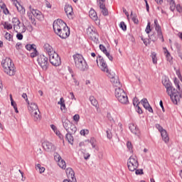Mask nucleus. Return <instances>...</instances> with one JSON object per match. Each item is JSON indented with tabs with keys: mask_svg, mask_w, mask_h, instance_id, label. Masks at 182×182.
<instances>
[{
	"mask_svg": "<svg viewBox=\"0 0 182 182\" xmlns=\"http://www.w3.org/2000/svg\"><path fill=\"white\" fill-rule=\"evenodd\" d=\"M53 28L55 35L59 36L61 39H67L70 35V28L68 24L62 19L55 20L53 23Z\"/></svg>",
	"mask_w": 182,
	"mask_h": 182,
	"instance_id": "f257e3e1",
	"label": "nucleus"
},
{
	"mask_svg": "<svg viewBox=\"0 0 182 182\" xmlns=\"http://www.w3.org/2000/svg\"><path fill=\"white\" fill-rule=\"evenodd\" d=\"M162 84L166 87V93L168 96H170V98L173 103L174 105H177L181 99V92H177V90L173 87L171 82H170V80H168V79L167 78L162 80Z\"/></svg>",
	"mask_w": 182,
	"mask_h": 182,
	"instance_id": "f03ea898",
	"label": "nucleus"
},
{
	"mask_svg": "<svg viewBox=\"0 0 182 182\" xmlns=\"http://www.w3.org/2000/svg\"><path fill=\"white\" fill-rule=\"evenodd\" d=\"M74 59V63L76 69L80 72H86L89 69V65L87 63L83 58V55L80 54H75L73 55Z\"/></svg>",
	"mask_w": 182,
	"mask_h": 182,
	"instance_id": "7ed1b4c3",
	"label": "nucleus"
},
{
	"mask_svg": "<svg viewBox=\"0 0 182 182\" xmlns=\"http://www.w3.org/2000/svg\"><path fill=\"white\" fill-rule=\"evenodd\" d=\"M1 66L4 69V72L9 76H15L16 70L15 69V64L10 58H6L1 62Z\"/></svg>",
	"mask_w": 182,
	"mask_h": 182,
	"instance_id": "20e7f679",
	"label": "nucleus"
},
{
	"mask_svg": "<svg viewBox=\"0 0 182 182\" xmlns=\"http://www.w3.org/2000/svg\"><path fill=\"white\" fill-rule=\"evenodd\" d=\"M26 103L28 104V109L31 114L34 122H39L41 120V112L38 104L35 102H30L29 100L26 99Z\"/></svg>",
	"mask_w": 182,
	"mask_h": 182,
	"instance_id": "39448f33",
	"label": "nucleus"
},
{
	"mask_svg": "<svg viewBox=\"0 0 182 182\" xmlns=\"http://www.w3.org/2000/svg\"><path fill=\"white\" fill-rule=\"evenodd\" d=\"M127 167L129 171H135L136 176H140L143 174V169H137L139 167V161L137 160V156H131L127 161Z\"/></svg>",
	"mask_w": 182,
	"mask_h": 182,
	"instance_id": "423d86ee",
	"label": "nucleus"
},
{
	"mask_svg": "<svg viewBox=\"0 0 182 182\" xmlns=\"http://www.w3.org/2000/svg\"><path fill=\"white\" fill-rule=\"evenodd\" d=\"M114 95L119 103L122 105H129V97L123 88L115 89Z\"/></svg>",
	"mask_w": 182,
	"mask_h": 182,
	"instance_id": "0eeeda50",
	"label": "nucleus"
},
{
	"mask_svg": "<svg viewBox=\"0 0 182 182\" xmlns=\"http://www.w3.org/2000/svg\"><path fill=\"white\" fill-rule=\"evenodd\" d=\"M97 65H99L100 63V68L102 72H105L108 77H109L110 79H113V74H112V73H110V70H109L107 63H106V60H105V59L102 56L98 55V57L97 58Z\"/></svg>",
	"mask_w": 182,
	"mask_h": 182,
	"instance_id": "6e6552de",
	"label": "nucleus"
},
{
	"mask_svg": "<svg viewBox=\"0 0 182 182\" xmlns=\"http://www.w3.org/2000/svg\"><path fill=\"white\" fill-rule=\"evenodd\" d=\"M11 22L13 23L14 31H16V33H18V32H21V33H25V32H26L25 25L21 24V21H19V18H18V17H14L11 20Z\"/></svg>",
	"mask_w": 182,
	"mask_h": 182,
	"instance_id": "1a4fd4ad",
	"label": "nucleus"
},
{
	"mask_svg": "<svg viewBox=\"0 0 182 182\" xmlns=\"http://www.w3.org/2000/svg\"><path fill=\"white\" fill-rule=\"evenodd\" d=\"M63 126L65 130L70 134H75L77 131V128L75 124L70 122L68 119H62Z\"/></svg>",
	"mask_w": 182,
	"mask_h": 182,
	"instance_id": "9d476101",
	"label": "nucleus"
},
{
	"mask_svg": "<svg viewBox=\"0 0 182 182\" xmlns=\"http://www.w3.org/2000/svg\"><path fill=\"white\" fill-rule=\"evenodd\" d=\"M37 62L43 70H48V68H49V58L48 57L45 55H40L38 57Z\"/></svg>",
	"mask_w": 182,
	"mask_h": 182,
	"instance_id": "9b49d317",
	"label": "nucleus"
},
{
	"mask_svg": "<svg viewBox=\"0 0 182 182\" xmlns=\"http://www.w3.org/2000/svg\"><path fill=\"white\" fill-rule=\"evenodd\" d=\"M49 61L53 66H60L62 65V60L60 59V56L57 53H54L49 56Z\"/></svg>",
	"mask_w": 182,
	"mask_h": 182,
	"instance_id": "f8f14e48",
	"label": "nucleus"
},
{
	"mask_svg": "<svg viewBox=\"0 0 182 182\" xmlns=\"http://www.w3.org/2000/svg\"><path fill=\"white\" fill-rule=\"evenodd\" d=\"M67 177L68 179H64L63 182H76V178L75 177V171L71 168H68L65 170Z\"/></svg>",
	"mask_w": 182,
	"mask_h": 182,
	"instance_id": "ddd939ff",
	"label": "nucleus"
},
{
	"mask_svg": "<svg viewBox=\"0 0 182 182\" xmlns=\"http://www.w3.org/2000/svg\"><path fill=\"white\" fill-rule=\"evenodd\" d=\"M154 26L155 31L157 33L158 38L161 41V42H164V37L163 36V31H161V26L159 24V20H154Z\"/></svg>",
	"mask_w": 182,
	"mask_h": 182,
	"instance_id": "4468645a",
	"label": "nucleus"
},
{
	"mask_svg": "<svg viewBox=\"0 0 182 182\" xmlns=\"http://www.w3.org/2000/svg\"><path fill=\"white\" fill-rule=\"evenodd\" d=\"M129 129L130 132L137 137H140V136H141V132L136 124H129Z\"/></svg>",
	"mask_w": 182,
	"mask_h": 182,
	"instance_id": "2eb2a0df",
	"label": "nucleus"
},
{
	"mask_svg": "<svg viewBox=\"0 0 182 182\" xmlns=\"http://www.w3.org/2000/svg\"><path fill=\"white\" fill-rule=\"evenodd\" d=\"M64 9L68 18L73 19L75 18V13H73V8L72 6L65 5Z\"/></svg>",
	"mask_w": 182,
	"mask_h": 182,
	"instance_id": "dca6fc26",
	"label": "nucleus"
},
{
	"mask_svg": "<svg viewBox=\"0 0 182 182\" xmlns=\"http://www.w3.org/2000/svg\"><path fill=\"white\" fill-rule=\"evenodd\" d=\"M43 51L48 55V56H50L51 55L54 54L55 53H56V51H55V50L53 49V47H52V46H50L49 43H45L43 45Z\"/></svg>",
	"mask_w": 182,
	"mask_h": 182,
	"instance_id": "f3484780",
	"label": "nucleus"
},
{
	"mask_svg": "<svg viewBox=\"0 0 182 182\" xmlns=\"http://www.w3.org/2000/svg\"><path fill=\"white\" fill-rule=\"evenodd\" d=\"M43 147L46 151H53V150H55V145L48 141L43 143Z\"/></svg>",
	"mask_w": 182,
	"mask_h": 182,
	"instance_id": "a211bd4d",
	"label": "nucleus"
},
{
	"mask_svg": "<svg viewBox=\"0 0 182 182\" xmlns=\"http://www.w3.org/2000/svg\"><path fill=\"white\" fill-rule=\"evenodd\" d=\"M31 15H33L34 18H36L38 21H43V14H42V12H41V11L38 9L33 10Z\"/></svg>",
	"mask_w": 182,
	"mask_h": 182,
	"instance_id": "6ab92c4d",
	"label": "nucleus"
},
{
	"mask_svg": "<svg viewBox=\"0 0 182 182\" xmlns=\"http://www.w3.org/2000/svg\"><path fill=\"white\" fill-rule=\"evenodd\" d=\"M0 8L2 9L4 15H11V12H9V10L6 7V4L2 1H0Z\"/></svg>",
	"mask_w": 182,
	"mask_h": 182,
	"instance_id": "aec40b11",
	"label": "nucleus"
},
{
	"mask_svg": "<svg viewBox=\"0 0 182 182\" xmlns=\"http://www.w3.org/2000/svg\"><path fill=\"white\" fill-rule=\"evenodd\" d=\"M112 85L115 89H123V86L122 85V83H120V80H114V77L112 78Z\"/></svg>",
	"mask_w": 182,
	"mask_h": 182,
	"instance_id": "412c9836",
	"label": "nucleus"
},
{
	"mask_svg": "<svg viewBox=\"0 0 182 182\" xmlns=\"http://www.w3.org/2000/svg\"><path fill=\"white\" fill-rule=\"evenodd\" d=\"M89 16L92 19V21H97L98 17H97V14L95 11V9H91L89 11Z\"/></svg>",
	"mask_w": 182,
	"mask_h": 182,
	"instance_id": "4be33fe9",
	"label": "nucleus"
},
{
	"mask_svg": "<svg viewBox=\"0 0 182 182\" xmlns=\"http://www.w3.org/2000/svg\"><path fill=\"white\" fill-rule=\"evenodd\" d=\"M162 139L165 143H168L170 138L168 137V134H167V131L164 129L161 132Z\"/></svg>",
	"mask_w": 182,
	"mask_h": 182,
	"instance_id": "5701e85b",
	"label": "nucleus"
},
{
	"mask_svg": "<svg viewBox=\"0 0 182 182\" xmlns=\"http://www.w3.org/2000/svg\"><path fill=\"white\" fill-rule=\"evenodd\" d=\"M72 134H70V133H67L65 135V139L68 140V143H70V144H73V136Z\"/></svg>",
	"mask_w": 182,
	"mask_h": 182,
	"instance_id": "b1692460",
	"label": "nucleus"
},
{
	"mask_svg": "<svg viewBox=\"0 0 182 182\" xmlns=\"http://www.w3.org/2000/svg\"><path fill=\"white\" fill-rule=\"evenodd\" d=\"M174 85L176 87V89H178V90H177V92H181V99L182 97V90H181V88H180V81L177 79H175L174 80Z\"/></svg>",
	"mask_w": 182,
	"mask_h": 182,
	"instance_id": "393cba45",
	"label": "nucleus"
},
{
	"mask_svg": "<svg viewBox=\"0 0 182 182\" xmlns=\"http://www.w3.org/2000/svg\"><path fill=\"white\" fill-rule=\"evenodd\" d=\"M16 9L18 11V12H19V14L21 15H25V13H26V10H25V7H23L22 5H18L17 7H16Z\"/></svg>",
	"mask_w": 182,
	"mask_h": 182,
	"instance_id": "a878e982",
	"label": "nucleus"
},
{
	"mask_svg": "<svg viewBox=\"0 0 182 182\" xmlns=\"http://www.w3.org/2000/svg\"><path fill=\"white\" fill-rule=\"evenodd\" d=\"M3 26L5 29H6L7 31H11V29H12L13 26L12 24H11L8 21H5L4 23H3Z\"/></svg>",
	"mask_w": 182,
	"mask_h": 182,
	"instance_id": "bb28decb",
	"label": "nucleus"
},
{
	"mask_svg": "<svg viewBox=\"0 0 182 182\" xmlns=\"http://www.w3.org/2000/svg\"><path fill=\"white\" fill-rule=\"evenodd\" d=\"M169 5H170V10L172 12H174V10L176 9V1L174 0H169Z\"/></svg>",
	"mask_w": 182,
	"mask_h": 182,
	"instance_id": "cd10ccee",
	"label": "nucleus"
},
{
	"mask_svg": "<svg viewBox=\"0 0 182 182\" xmlns=\"http://www.w3.org/2000/svg\"><path fill=\"white\" fill-rule=\"evenodd\" d=\"M151 58L154 65H157V53H156V52H152L151 54Z\"/></svg>",
	"mask_w": 182,
	"mask_h": 182,
	"instance_id": "c85d7f7f",
	"label": "nucleus"
},
{
	"mask_svg": "<svg viewBox=\"0 0 182 182\" xmlns=\"http://www.w3.org/2000/svg\"><path fill=\"white\" fill-rule=\"evenodd\" d=\"M141 103L144 107V109L148 108L150 106V104H149V101L147 100L146 98H144L141 100Z\"/></svg>",
	"mask_w": 182,
	"mask_h": 182,
	"instance_id": "c756f323",
	"label": "nucleus"
},
{
	"mask_svg": "<svg viewBox=\"0 0 182 182\" xmlns=\"http://www.w3.org/2000/svg\"><path fill=\"white\" fill-rule=\"evenodd\" d=\"M58 164L60 168H63V170H65L66 168V162L63 159H61L58 161Z\"/></svg>",
	"mask_w": 182,
	"mask_h": 182,
	"instance_id": "7c9ffc66",
	"label": "nucleus"
},
{
	"mask_svg": "<svg viewBox=\"0 0 182 182\" xmlns=\"http://www.w3.org/2000/svg\"><path fill=\"white\" fill-rule=\"evenodd\" d=\"M36 170H38L40 174H42V173L45 172V168L41 166L39 164L36 165Z\"/></svg>",
	"mask_w": 182,
	"mask_h": 182,
	"instance_id": "2f4dec72",
	"label": "nucleus"
},
{
	"mask_svg": "<svg viewBox=\"0 0 182 182\" xmlns=\"http://www.w3.org/2000/svg\"><path fill=\"white\" fill-rule=\"evenodd\" d=\"M164 53L166 55V58L167 60H168V62H171V60H173V57H171V54H170V52H168V50L166 49Z\"/></svg>",
	"mask_w": 182,
	"mask_h": 182,
	"instance_id": "473e14b6",
	"label": "nucleus"
},
{
	"mask_svg": "<svg viewBox=\"0 0 182 182\" xmlns=\"http://www.w3.org/2000/svg\"><path fill=\"white\" fill-rule=\"evenodd\" d=\"M36 48L35 44H27L26 45V49L27 50H33Z\"/></svg>",
	"mask_w": 182,
	"mask_h": 182,
	"instance_id": "72a5a7b5",
	"label": "nucleus"
},
{
	"mask_svg": "<svg viewBox=\"0 0 182 182\" xmlns=\"http://www.w3.org/2000/svg\"><path fill=\"white\" fill-rule=\"evenodd\" d=\"M105 1L106 0H98L97 2H99V6L100 10L105 9L106 8V5L105 4Z\"/></svg>",
	"mask_w": 182,
	"mask_h": 182,
	"instance_id": "f704fd0d",
	"label": "nucleus"
},
{
	"mask_svg": "<svg viewBox=\"0 0 182 182\" xmlns=\"http://www.w3.org/2000/svg\"><path fill=\"white\" fill-rule=\"evenodd\" d=\"M90 143L92 149H96V139L95 137L90 138Z\"/></svg>",
	"mask_w": 182,
	"mask_h": 182,
	"instance_id": "c9c22d12",
	"label": "nucleus"
},
{
	"mask_svg": "<svg viewBox=\"0 0 182 182\" xmlns=\"http://www.w3.org/2000/svg\"><path fill=\"white\" fill-rule=\"evenodd\" d=\"M90 101L91 102V105H92V106H95V107L97 106V100L95 99V97L93 96L90 97Z\"/></svg>",
	"mask_w": 182,
	"mask_h": 182,
	"instance_id": "e433bc0d",
	"label": "nucleus"
},
{
	"mask_svg": "<svg viewBox=\"0 0 182 182\" xmlns=\"http://www.w3.org/2000/svg\"><path fill=\"white\" fill-rule=\"evenodd\" d=\"M39 55V53L38 52V50H36V48L33 50V52L31 53L30 56L31 58H36Z\"/></svg>",
	"mask_w": 182,
	"mask_h": 182,
	"instance_id": "4c0bfd02",
	"label": "nucleus"
},
{
	"mask_svg": "<svg viewBox=\"0 0 182 182\" xmlns=\"http://www.w3.org/2000/svg\"><path fill=\"white\" fill-rule=\"evenodd\" d=\"M5 38L7 40V41H9V42H11L12 41H14V38H13V36L9 33H6L5 34Z\"/></svg>",
	"mask_w": 182,
	"mask_h": 182,
	"instance_id": "58836bf2",
	"label": "nucleus"
},
{
	"mask_svg": "<svg viewBox=\"0 0 182 182\" xmlns=\"http://www.w3.org/2000/svg\"><path fill=\"white\" fill-rule=\"evenodd\" d=\"M29 11H28L27 15L29 18V19H32V11H35V9L32 8V6H28Z\"/></svg>",
	"mask_w": 182,
	"mask_h": 182,
	"instance_id": "ea45409f",
	"label": "nucleus"
},
{
	"mask_svg": "<svg viewBox=\"0 0 182 182\" xmlns=\"http://www.w3.org/2000/svg\"><path fill=\"white\" fill-rule=\"evenodd\" d=\"M119 28L122 29V31H127V26L124 23V21H121L119 23Z\"/></svg>",
	"mask_w": 182,
	"mask_h": 182,
	"instance_id": "a19ab883",
	"label": "nucleus"
},
{
	"mask_svg": "<svg viewBox=\"0 0 182 182\" xmlns=\"http://www.w3.org/2000/svg\"><path fill=\"white\" fill-rule=\"evenodd\" d=\"M151 23L150 22H148L146 28L145 29V32L146 33L149 34L150 33V32H151Z\"/></svg>",
	"mask_w": 182,
	"mask_h": 182,
	"instance_id": "79ce46f5",
	"label": "nucleus"
},
{
	"mask_svg": "<svg viewBox=\"0 0 182 182\" xmlns=\"http://www.w3.org/2000/svg\"><path fill=\"white\" fill-rule=\"evenodd\" d=\"M54 160L57 162L60 161V160H62V156H60L59 154L55 152L54 154Z\"/></svg>",
	"mask_w": 182,
	"mask_h": 182,
	"instance_id": "37998d69",
	"label": "nucleus"
},
{
	"mask_svg": "<svg viewBox=\"0 0 182 182\" xmlns=\"http://www.w3.org/2000/svg\"><path fill=\"white\" fill-rule=\"evenodd\" d=\"M127 147L131 153H132V151H133V145L132 144V142L127 141Z\"/></svg>",
	"mask_w": 182,
	"mask_h": 182,
	"instance_id": "c03bdc74",
	"label": "nucleus"
},
{
	"mask_svg": "<svg viewBox=\"0 0 182 182\" xmlns=\"http://www.w3.org/2000/svg\"><path fill=\"white\" fill-rule=\"evenodd\" d=\"M131 16L134 23H139V19H137V16L133 15V13H131Z\"/></svg>",
	"mask_w": 182,
	"mask_h": 182,
	"instance_id": "a18cd8bd",
	"label": "nucleus"
},
{
	"mask_svg": "<svg viewBox=\"0 0 182 182\" xmlns=\"http://www.w3.org/2000/svg\"><path fill=\"white\" fill-rule=\"evenodd\" d=\"M101 12L104 16H107V15H109V11L106 9V7L101 9Z\"/></svg>",
	"mask_w": 182,
	"mask_h": 182,
	"instance_id": "49530a36",
	"label": "nucleus"
},
{
	"mask_svg": "<svg viewBox=\"0 0 182 182\" xmlns=\"http://www.w3.org/2000/svg\"><path fill=\"white\" fill-rule=\"evenodd\" d=\"M133 105L134 106H139V105H140V102H139V99H137V97H134L133 99Z\"/></svg>",
	"mask_w": 182,
	"mask_h": 182,
	"instance_id": "de8ad7c7",
	"label": "nucleus"
},
{
	"mask_svg": "<svg viewBox=\"0 0 182 182\" xmlns=\"http://www.w3.org/2000/svg\"><path fill=\"white\" fill-rule=\"evenodd\" d=\"M149 39L151 41H152V42H156V41H157V36H156V34H151V36H149Z\"/></svg>",
	"mask_w": 182,
	"mask_h": 182,
	"instance_id": "09e8293b",
	"label": "nucleus"
},
{
	"mask_svg": "<svg viewBox=\"0 0 182 182\" xmlns=\"http://www.w3.org/2000/svg\"><path fill=\"white\" fill-rule=\"evenodd\" d=\"M16 38L18 41H22L23 39V35H22L21 32H18L16 34Z\"/></svg>",
	"mask_w": 182,
	"mask_h": 182,
	"instance_id": "8fccbe9b",
	"label": "nucleus"
},
{
	"mask_svg": "<svg viewBox=\"0 0 182 182\" xmlns=\"http://www.w3.org/2000/svg\"><path fill=\"white\" fill-rule=\"evenodd\" d=\"M73 120L74 122H76L77 123V122H79V120H80V116L78 114H76L73 116Z\"/></svg>",
	"mask_w": 182,
	"mask_h": 182,
	"instance_id": "3c124183",
	"label": "nucleus"
},
{
	"mask_svg": "<svg viewBox=\"0 0 182 182\" xmlns=\"http://www.w3.org/2000/svg\"><path fill=\"white\" fill-rule=\"evenodd\" d=\"M176 11L179 14H182V5L181 4H177L176 5Z\"/></svg>",
	"mask_w": 182,
	"mask_h": 182,
	"instance_id": "603ef678",
	"label": "nucleus"
},
{
	"mask_svg": "<svg viewBox=\"0 0 182 182\" xmlns=\"http://www.w3.org/2000/svg\"><path fill=\"white\" fill-rule=\"evenodd\" d=\"M10 99H11V106H13L14 108L17 107H16V102H15V101H14V99L12 98V95H10Z\"/></svg>",
	"mask_w": 182,
	"mask_h": 182,
	"instance_id": "864d4df0",
	"label": "nucleus"
},
{
	"mask_svg": "<svg viewBox=\"0 0 182 182\" xmlns=\"http://www.w3.org/2000/svg\"><path fill=\"white\" fill-rule=\"evenodd\" d=\"M80 133L81 136H86V134H87L89 133V130L88 129H82Z\"/></svg>",
	"mask_w": 182,
	"mask_h": 182,
	"instance_id": "5fc2aeb1",
	"label": "nucleus"
},
{
	"mask_svg": "<svg viewBox=\"0 0 182 182\" xmlns=\"http://www.w3.org/2000/svg\"><path fill=\"white\" fill-rule=\"evenodd\" d=\"M136 111L139 114H141L143 113V110H141V108L139 105L135 106Z\"/></svg>",
	"mask_w": 182,
	"mask_h": 182,
	"instance_id": "6e6d98bb",
	"label": "nucleus"
},
{
	"mask_svg": "<svg viewBox=\"0 0 182 182\" xmlns=\"http://www.w3.org/2000/svg\"><path fill=\"white\" fill-rule=\"evenodd\" d=\"M23 46H22V43H17L16 44V49L17 50H21V49H22Z\"/></svg>",
	"mask_w": 182,
	"mask_h": 182,
	"instance_id": "4d7b16f0",
	"label": "nucleus"
},
{
	"mask_svg": "<svg viewBox=\"0 0 182 182\" xmlns=\"http://www.w3.org/2000/svg\"><path fill=\"white\" fill-rule=\"evenodd\" d=\"M155 127H156V129H159V131L160 132V133H161L163 131H164V129H163V127H162L160 124H156L155 125Z\"/></svg>",
	"mask_w": 182,
	"mask_h": 182,
	"instance_id": "13d9d810",
	"label": "nucleus"
},
{
	"mask_svg": "<svg viewBox=\"0 0 182 182\" xmlns=\"http://www.w3.org/2000/svg\"><path fill=\"white\" fill-rule=\"evenodd\" d=\"M100 50H102V52H103V53L107 51V50L106 49V47L102 44L100 45Z\"/></svg>",
	"mask_w": 182,
	"mask_h": 182,
	"instance_id": "bf43d9fd",
	"label": "nucleus"
},
{
	"mask_svg": "<svg viewBox=\"0 0 182 182\" xmlns=\"http://www.w3.org/2000/svg\"><path fill=\"white\" fill-rule=\"evenodd\" d=\"M141 41H143V43H144L145 46H147V45H149V43H150V41L147 38H141Z\"/></svg>",
	"mask_w": 182,
	"mask_h": 182,
	"instance_id": "052dcab7",
	"label": "nucleus"
},
{
	"mask_svg": "<svg viewBox=\"0 0 182 182\" xmlns=\"http://www.w3.org/2000/svg\"><path fill=\"white\" fill-rule=\"evenodd\" d=\"M12 4L16 6V8H18V5H21L19 2H18L17 0H12Z\"/></svg>",
	"mask_w": 182,
	"mask_h": 182,
	"instance_id": "680f3d73",
	"label": "nucleus"
},
{
	"mask_svg": "<svg viewBox=\"0 0 182 182\" xmlns=\"http://www.w3.org/2000/svg\"><path fill=\"white\" fill-rule=\"evenodd\" d=\"M107 139H112V131H110V130H108V131H107Z\"/></svg>",
	"mask_w": 182,
	"mask_h": 182,
	"instance_id": "e2e57ef3",
	"label": "nucleus"
},
{
	"mask_svg": "<svg viewBox=\"0 0 182 182\" xmlns=\"http://www.w3.org/2000/svg\"><path fill=\"white\" fill-rule=\"evenodd\" d=\"M83 157H84L85 160H89V159L90 157V154H89V153L83 154Z\"/></svg>",
	"mask_w": 182,
	"mask_h": 182,
	"instance_id": "0e129e2a",
	"label": "nucleus"
},
{
	"mask_svg": "<svg viewBox=\"0 0 182 182\" xmlns=\"http://www.w3.org/2000/svg\"><path fill=\"white\" fill-rule=\"evenodd\" d=\"M64 104H65V100L63 99V97H61L60 99V101L58 102V105H60L61 106L62 105H64Z\"/></svg>",
	"mask_w": 182,
	"mask_h": 182,
	"instance_id": "69168bd1",
	"label": "nucleus"
},
{
	"mask_svg": "<svg viewBox=\"0 0 182 182\" xmlns=\"http://www.w3.org/2000/svg\"><path fill=\"white\" fill-rule=\"evenodd\" d=\"M176 73L178 79H181V73L180 72V70H176Z\"/></svg>",
	"mask_w": 182,
	"mask_h": 182,
	"instance_id": "338daca9",
	"label": "nucleus"
},
{
	"mask_svg": "<svg viewBox=\"0 0 182 182\" xmlns=\"http://www.w3.org/2000/svg\"><path fill=\"white\" fill-rule=\"evenodd\" d=\"M46 8H49L50 9V8H52V4H50V3L47 1L46 2Z\"/></svg>",
	"mask_w": 182,
	"mask_h": 182,
	"instance_id": "774afa93",
	"label": "nucleus"
}]
</instances>
